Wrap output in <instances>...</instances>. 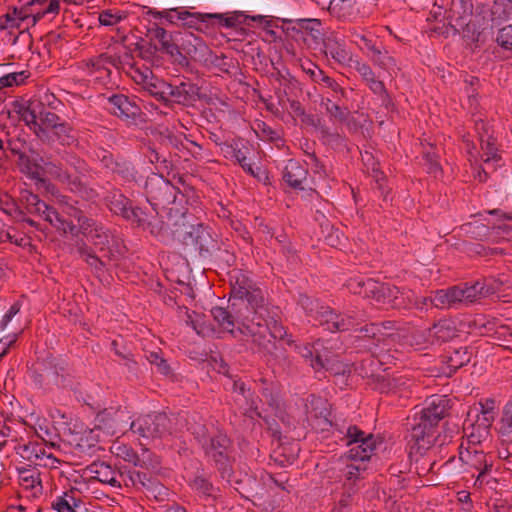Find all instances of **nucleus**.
<instances>
[{
	"mask_svg": "<svg viewBox=\"0 0 512 512\" xmlns=\"http://www.w3.org/2000/svg\"><path fill=\"white\" fill-rule=\"evenodd\" d=\"M320 139L323 144L334 150H342L347 147V139L338 132H331L327 126L320 128Z\"/></svg>",
	"mask_w": 512,
	"mask_h": 512,
	"instance_id": "de8ad7c7",
	"label": "nucleus"
},
{
	"mask_svg": "<svg viewBox=\"0 0 512 512\" xmlns=\"http://www.w3.org/2000/svg\"><path fill=\"white\" fill-rule=\"evenodd\" d=\"M465 302L461 287L452 286L448 289L435 291V307L449 308L455 304Z\"/></svg>",
	"mask_w": 512,
	"mask_h": 512,
	"instance_id": "72a5a7b5",
	"label": "nucleus"
},
{
	"mask_svg": "<svg viewBox=\"0 0 512 512\" xmlns=\"http://www.w3.org/2000/svg\"><path fill=\"white\" fill-rule=\"evenodd\" d=\"M14 111L20 119L44 144L70 145L74 141L72 126L58 114L48 110L41 101H29L27 104L15 101Z\"/></svg>",
	"mask_w": 512,
	"mask_h": 512,
	"instance_id": "f257e3e1",
	"label": "nucleus"
},
{
	"mask_svg": "<svg viewBox=\"0 0 512 512\" xmlns=\"http://www.w3.org/2000/svg\"><path fill=\"white\" fill-rule=\"evenodd\" d=\"M473 352L470 347L467 346H458V347H448L445 351L439 356V361L442 364L441 370L442 372L451 377L454 373H456L460 368L466 366L472 358Z\"/></svg>",
	"mask_w": 512,
	"mask_h": 512,
	"instance_id": "f3484780",
	"label": "nucleus"
},
{
	"mask_svg": "<svg viewBox=\"0 0 512 512\" xmlns=\"http://www.w3.org/2000/svg\"><path fill=\"white\" fill-rule=\"evenodd\" d=\"M146 35L152 40L159 43L157 45V52L168 55L173 63L181 67L190 66V62L178 50V39L180 32L170 33L164 28L160 27L157 23H152L147 27Z\"/></svg>",
	"mask_w": 512,
	"mask_h": 512,
	"instance_id": "9b49d317",
	"label": "nucleus"
},
{
	"mask_svg": "<svg viewBox=\"0 0 512 512\" xmlns=\"http://www.w3.org/2000/svg\"><path fill=\"white\" fill-rule=\"evenodd\" d=\"M327 113L335 120L344 123L347 122L350 116V111L347 107H341L330 99L323 102Z\"/></svg>",
	"mask_w": 512,
	"mask_h": 512,
	"instance_id": "052dcab7",
	"label": "nucleus"
},
{
	"mask_svg": "<svg viewBox=\"0 0 512 512\" xmlns=\"http://www.w3.org/2000/svg\"><path fill=\"white\" fill-rule=\"evenodd\" d=\"M322 22L319 19L315 18H304L298 19L295 21V25L291 28L293 32V37H301L304 41H307L304 38V35L310 37L309 42L307 43L309 47L316 48L321 44V40L324 38V34L322 32ZM290 30V28H288Z\"/></svg>",
	"mask_w": 512,
	"mask_h": 512,
	"instance_id": "412c9836",
	"label": "nucleus"
},
{
	"mask_svg": "<svg viewBox=\"0 0 512 512\" xmlns=\"http://www.w3.org/2000/svg\"><path fill=\"white\" fill-rule=\"evenodd\" d=\"M334 319H336V311H334L331 307L320 305V308L312 316V320L316 322L318 325L325 327L326 330L331 332L330 325L334 324Z\"/></svg>",
	"mask_w": 512,
	"mask_h": 512,
	"instance_id": "603ef678",
	"label": "nucleus"
},
{
	"mask_svg": "<svg viewBox=\"0 0 512 512\" xmlns=\"http://www.w3.org/2000/svg\"><path fill=\"white\" fill-rule=\"evenodd\" d=\"M61 180L66 182L69 186V189L74 192L80 194L82 197L86 199H93L97 196V192L95 189L86 186L78 176H74L67 172H64L60 175Z\"/></svg>",
	"mask_w": 512,
	"mask_h": 512,
	"instance_id": "37998d69",
	"label": "nucleus"
},
{
	"mask_svg": "<svg viewBox=\"0 0 512 512\" xmlns=\"http://www.w3.org/2000/svg\"><path fill=\"white\" fill-rule=\"evenodd\" d=\"M473 9V0H452L450 9L446 12L449 27H457L463 20L471 19Z\"/></svg>",
	"mask_w": 512,
	"mask_h": 512,
	"instance_id": "bb28decb",
	"label": "nucleus"
},
{
	"mask_svg": "<svg viewBox=\"0 0 512 512\" xmlns=\"http://www.w3.org/2000/svg\"><path fill=\"white\" fill-rule=\"evenodd\" d=\"M451 399L446 396H432L425 405L415 411L409 434V456L423 455L435 445L438 439L439 423L449 415Z\"/></svg>",
	"mask_w": 512,
	"mask_h": 512,
	"instance_id": "f03ea898",
	"label": "nucleus"
},
{
	"mask_svg": "<svg viewBox=\"0 0 512 512\" xmlns=\"http://www.w3.org/2000/svg\"><path fill=\"white\" fill-rule=\"evenodd\" d=\"M349 65L353 67L361 75L362 79L367 83L370 90L374 94L380 96L384 104L388 105L391 102V98L386 90L383 81L376 78L375 73L367 63L361 62L359 60H354Z\"/></svg>",
	"mask_w": 512,
	"mask_h": 512,
	"instance_id": "4be33fe9",
	"label": "nucleus"
},
{
	"mask_svg": "<svg viewBox=\"0 0 512 512\" xmlns=\"http://www.w3.org/2000/svg\"><path fill=\"white\" fill-rule=\"evenodd\" d=\"M145 196L153 210L165 209L177 199L178 189L162 175L152 173L147 177Z\"/></svg>",
	"mask_w": 512,
	"mask_h": 512,
	"instance_id": "1a4fd4ad",
	"label": "nucleus"
},
{
	"mask_svg": "<svg viewBox=\"0 0 512 512\" xmlns=\"http://www.w3.org/2000/svg\"><path fill=\"white\" fill-rule=\"evenodd\" d=\"M462 230L474 239H486L492 241L493 231H491V227L479 221L469 222L462 225Z\"/></svg>",
	"mask_w": 512,
	"mask_h": 512,
	"instance_id": "49530a36",
	"label": "nucleus"
},
{
	"mask_svg": "<svg viewBox=\"0 0 512 512\" xmlns=\"http://www.w3.org/2000/svg\"><path fill=\"white\" fill-rule=\"evenodd\" d=\"M64 368L53 357L38 360L29 368V376L39 388L52 389L60 385Z\"/></svg>",
	"mask_w": 512,
	"mask_h": 512,
	"instance_id": "f8f14e48",
	"label": "nucleus"
},
{
	"mask_svg": "<svg viewBox=\"0 0 512 512\" xmlns=\"http://www.w3.org/2000/svg\"><path fill=\"white\" fill-rule=\"evenodd\" d=\"M343 440H346V445L357 444L351 448L345 457L353 461H366L369 460L376 449V439L374 434L366 433L356 425H350L344 435Z\"/></svg>",
	"mask_w": 512,
	"mask_h": 512,
	"instance_id": "9d476101",
	"label": "nucleus"
},
{
	"mask_svg": "<svg viewBox=\"0 0 512 512\" xmlns=\"http://www.w3.org/2000/svg\"><path fill=\"white\" fill-rule=\"evenodd\" d=\"M134 50L139 52V56L144 60L152 59L157 53V44L150 41H146L143 38H139L134 44Z\"/></svg>",
	"mask_w": 512,
	"mask_h": 512,
	"instance_id": "e2e57ef3",
	"label": "nucleus"
},
{
	"mask_svg": "<svg viewBox=\"0 0 512 512\" xmlns=\"http://www.w3.org/2000/svg\"><path fill=\"white\" fill-rule=\"evenodd\" d=\"M20 206L23 208L26 214H31L33 211L37 209L39 210V207L36 206L45 208V202L42 201L38 195L25 190L21 192Z\"/></svg>",
	"mask_w": 512,
	"mask_h": 512,
	"instance_id": "bf43d9fd",
	"label": "nucleus"
},
{
	"mask_svg": "<svg viewBox=\"0 0 512 512\" xmlns=\"http://www.w3.org/2000/svg\"><path fill=\"white\" fill-rule=\"evenodd\" d=\"M86 471L90 474L91 479L103 484H108L112 487H121V483L118 479V477H121V473L104 461L91 463L87 466Z\"/></svg>",
	"mask_w": 512,
	"mask_h": 512,
	"instance_id": "393cba45",
	"label": "nucleus"
},
{
	"mask_svg": "<svg viewBox=\"0 0 512 512\" xmlns=\"http://www.w3.org/2000/svg\"><path fill=\"white\" fill-rule=\"evenodd\" d=\"M421 145L423 147V150H422L423 166L425 167L427 173L434 175V177L441 175L442 167L439 162L441 148L437 147L433 143L428 142L427 140H425L424 142H421Z\"/></svg>",
	"mask_w": 512,
	"mask_h": 512,
	"instance_id": "7c9ffc66",
	"label": "nucleus"
},
{
	"mask_svg": "<svg viewBox=\"0 0 512 512\" xmlns=\"http://www.w3.org/2000/svg\"><path fill=\"white\" fill-rule=\"evenodd\" d=\"M323 52L326 56H330L334 61L339 64H351L352 57L345 49V42L343 39L338 38L335 32L325 35L321 40Z\"/></svg>",
	"mask_w": 512,
	"mask_h": 512,
	"instance_id": "b1692460",
	"label": "nucleus"
},
{
	"mask_svg": "<svg viewBox=\"0 0 512 512\" xmlns=\"http://www.w3.org/2000/svg\"><path fill=\"white\" fill-rule=\"evenodd\" d=\"M147 157L150 163H160L163 165V168L169 169L172 167V161L169 159L168 155L165 153L163 149L159 148V145H156V141L154 142V146L148 147Z\"/></svg>",
	"mask_w": 512,
	"mask_h": 512,
	"instance_id": "680f3d73",
	"label": "nucleus"
},
{
	"mask_svg": "<svg viewBox=\"0 0 512 512\" xmlns=\"http://www.w3.org/2000/svg\"><path fill=\"white\" fill-rule=\"evenodd\" d=\"M460 460L471 469L478 471H491L492 463L488 462L483 451L467 449L466 453L460 452Z\"/></svg>",
	"mask_w": 512,
	"mask_h": 512,
	"instance_id": "f704fd0d",
	"label": "nucleus"
},
{
	"mask_svg": "<svg viewBox=\"0 0 512 512\" xmlns=\"http://www.w3.org/2000/svg\"><path fill=\"white\" fill-rule=\"evenodd\" d=\"M36 447L37 441H29L28 443L18 444L15 447L16 453L24 460L36 466Z\"/></svg>",
	"mask_w": 512,
	"mask_h": 512,
	"instance_id": "0e129e2a",
	"label": "nucleus"
},
{
	"mask_svg": "<svg viewBox=\"0 0 512 512\" xmlns=\"http://www.w3.org/2000/svg\"><path fill=\"white\" fill-rule=\"evenodd\" d=\"M453 30V34L462 33V37L473 44L475 47H479V42L481 41V32L477 31L476 25L472 23L471 19L463 20V23L457 25V27H450Z\"/></svg>",
	"mask_w": 512,
	"mask_h": 512,
	"instance_id": "a18cd8bd",
	"label": "nucleus"
},
{
	"mask_svg": "<svg viewBox=\"0 0 512 512\" xmlns=\"http://www.w3.org/2000/svg\"><path fill=\"white\" fill-rule=\"evenodd\" d=\"M2 210L4 213L12 217L16 221L20 222H26L31 226H36V222L26 217V213L23 210V208L20 206V204L16 203L14 200L6 201L4 203V207H2Z\"/></svg>",
	"mask_w": 512,
	"mask_h": 512,
	"instance_id": "864d4df0",
	"label": "nucleus"
},
{
	"mask_svg": "<svg viewBox=\"0 0 512 512\" xmlns=\"http://www.w3.org/2000/svg\"><path fill=\"white\" fill-rule=\"evenodd\" d=\"M3 18L4 21L0 22V30L14 27L19 28L20 22L30 18V15L27 14L23 8L18 9L17 7H14L12 12L6 13Z\"/></svg>",
	"mask_w": 512,
	"mask_h": 512,
	"instance_id": "8fccbe9b",
	"label": "nucleus"
},
{
	"mask_svg": "<svg viewBox=\"0 0 512 512\" xmlns=\"http://www.w3.org/2000/svg\"><path fill=\"white\" fill-rule=\"evenodd\" d=\"M326 370L334 376L348 377L351 373V368L348 364L332 360L327 354L317 353L316 360H314L313 370L319 372Z\"/></svg>",
	"mask_w": 512,
	"mask_h": 512,
	"instance_id": "2f4dec72",
	"label": "nucleus"
},
{
	"mask_svg": "<svg viewBox=\"0 0 512 512\" xmlns=\"http://www.w3.org/2000/svg\"><path fill=\"white\" fill-rule=\"evenodd\" d=\"M8 149L16 157L15 164L21 173L31 179L41 180L43 169L37 161L38 154L35 150L20 140L9 141Z\"/></svg>",
	"mask_w": 512,
	"mask_h": 512,
	"instance_id": "ddd939ff",
	"label": "nucleus"
},
{
	"mask_svg": "<svg viewBox=\"0 0 512 512\" xmlns=\"http://www.w3.org/2000/svg\"><path fill=\"white\" fill-rule=\"evenodd\" d=\"M481 149L483 154L481 156L487 169H496L494 163L501 161V155L498 153L496 146V139L489 136L486 140L481 139Z\"/></svg>",
	"mask_w": 512,
	"mask_h": 512,
	"instance_id": "ea45409f",
	"label": "nucleus"
},
{
	"mask_svg": "<svg viewBox=\"0 0 512 512\" xmlns=\"http://www.w3.org/2000/svg\"><path fill=\"white\" fill-rule=\"evenodd\" d=\"M230 305L227 308L216 306L211 309V314L214 320L220 327L233 333L235 323L238 320L248 321L250 314H245L242 307H239L237 302L229 301Z\"/></svg>",
	"mask_w": 512,
	"mask_h": 512,
	"instance_id": "aec40b11",
	"label": "nucleus"
},
{
	"mask_svg": "<svg viewBox=\"0 0 512 512\" xmlns=\"http://www.w3.org/2000/svg\"><path fill=\"white\" fill-rule=\"evenodd\" d=\"M361 40L365 47L372 53L371 59L376 65L383 69H388L395 65V59L390 56L387 51L382 52L365 36H361Z\"/></svg>",
	"mask_w": 512,
	"mask_h": 512,
	"instance_id": "a19ab883",
	"label": "nucleus"
},
{
	"mask_svg": "<svg viewBox=\"0 0 512 512\" xmlns=\"http://www.w3.org/2000/svg\"><path fill=\"white\" fill-rule=\"evenodd\" d=\"M110 171L126 181L134 180L136 175L134 165L125 159H116Z\"/></svg>",
	"mask_w": 512,
	"mask_h": 512,
	"instance_id": "6e6d98bb",
	"label": "nucleus"
},
{
	"mask_svg": "<svg viewBox=\"0 0 512 512\" xmlns=\"http://www.w3.org/2000/svg\"><path fill=\"white\" fill-rule=\"evenodd\" d=\"M499 283L495 280L491 281L490 279L478 280L474 284L468 286L465 284V287L461 288L464 296L465 302L472 303L474 302L478 296H489L494 294L498 288Z\"/></svg>",
	"mask_w": 512,
	"mask_h": 512,
	"instance_id": "c85d7f7f",
	"label": "nucleus"
},
{
	"mask_svg": "<svg viewBox=\"0 0 512 512\" xmlns=\"http://www.w3.org/2000/svg\"><path fill=\"white\" fill-rule=\"evenodd\" d=\"M104 203L114 215L120 216L129 221L134 212L135 206L132 201L126 197L120 190L113 189L108 191L104 197Z\"/></svg>",
	"mask_w": 512,
	"mask_h": 512,
	"instance_id": "5701e85b",
	"label": "nucleus"
},
{
	"mask_svg": "<svg viewBox=\"0 0 512 512\" xmlns=\"http://www.w3.org/2000/svg\"><path fill=\"white\" fill-rule=\"evenodd\" d=\"M123 411L115 408H105L100 411L96 418V427L99 429H107L108 431L115 432L116 429L120 428V421Z\"/></svg>",
	"mask_w": 512,
	"mask_h": 512,
	"instance_id": "e433bc0d",
	"label": "nucleus"
},
{
	"mask_svg": "<svg viewBox=\"0 0 512 512\" xmlns=\"http://www.w3.org/2000/svg\"><path fill=\"white\" fill-rule=\"evenodd\" d=\"M109 113L129 125H138L143 121L141 108L124 94H113L108 98Z\"/></svg>",
	"mask_w": 512,
	"mask_h": 512,
	"instance_id": "4468645a",
	"label": "nucleus"
},
{
	"mask_svg": "<svg viewBox=\"0 0 512 512\" xmlns=\"http://www.w3.org/2000/svg\"><path fill=\"white\" fill-rule=\"evenodd\" d=\"M307 175L308 170L299 161L290 159L283 169L282 178L289 187L303 190L302 184L306 180Z\"/></svg>",
	"mask_w": 512,
	"mask_h": 512,
	"instance_id": "cd10ccee",
	"label": "nucleus"
},
{
	"mask_svg": "<svg viewBox=\"0 0 512 512\" xmlns=\"http://www.w3.org/2000/svg\"><path fill=\"white\" fill-rule=\"evenodd\" d=\"M226 153L242 167V169L249 175H254V168L251 159L248 157L250 149L242 145L239 147L238 144L227 145Z\"/></svg>",
	"mask_w": 512,
	"mask_h": 512,
	"instance_id": "4c0bfd02",
	"label": "nucleus"
},
{
	"mask_svg": "<svg viewBox=\"0 0 512 512\" xmlns=\"http://www.w3.org/2000/svg\"><path fill=\"white\" fill-rule=\"evenodd\" d=\"M178 39V50L190 62V59L198 62H206L212 50L207 43L192 32H180Z\"/></svg>",
	"mask_w": 512,
	"mask_h": 512,
	"instance_id": "2eb2a0df",
	"label": "nucleus"
},
{
	"mask_svg": "<svg viewBox=\"0 0 512 512\" xmlns=\"http://www.w3.org/2000/svg\"><path fill=\"white\" fill-rule=\"evenodd\" d=\"M204 455L220 473L221 478L231 481L233 458V441L222 430H215L213 435L201 447Z\"/></svg>",
	"mask_w": 512,
	"mask_h": 512,
	"instance_id": "423d86ee",
	"label": "nucleus"
},
{
	"mask_svg": "<svg viewBox=\"0 0 512 512\" xmlns=\"http://www.w3.org/2000/svg\"><path fill=\"white\" fill-rule=\"evenodd\" d=\"M182 242L187 247H192L199 257L204 260H212L216 258H225L226 262L233 260L226 249H221L218 236L213 232L212 228L202 223L197 225H189L184 231Z\"/></svg>",
	"mask_w": 512,
	"mask_h": 512,
	"instance_id": "39448f33",
	"label": "nucleus"
},
{
	"mask_svg": "<svg viewBox=\"0 0 512 512\" xmlns=\"http://www.w3.org/2000/svg\"><path fill=\"white\" fill-rule=\"evenodd\" d=\"M248 317L249 322L257 325L258 327L265 326L271 337L274 339L282 340L287 336L285 328L275 319L269 307L267 308V313L264 312L263 315H252Z\"/></svg>",
	"mask_w": 512,
	"mask_h": 512,
	"instance_id": "c756f323",
	"label": "nucleus"
},
{
	"mask_svg": "<svg viewBox=\"0 0 512 512\" xmlns=\"http://www.w3.org/2000/svg\"><path fill=\"white\" fill-rule=\"evenodd\" d=\"M490 11L493 21H506L512 16V0H493Z\"/></svg>",
	"mask_w": 512,
	"mask_h": 512,
	"instance_id": "3c124183",
	"label": "nucleus"
},
{
	"mask_svg": "<svg viewBox=\"0 0 512 512\" xmlns=\"http://www.w3.org/2000/svg\"><path fill=\"white\" fill-rule=\"evenodd\" d=\"M193 487L207 497H216L218 489L204 476H196L193 480Z\"/></svg>",
	"mask_w": 512,
	"mask_h": 512,
	"instance_id": "338daca9",
	"label": "nucleus"
},
{
	"mask_svg": "<svg viewBox=\"0 0 512 512\" xmlns=\"http://www.w3.org/2000/svg\"><path fill=\"white\" fill-rule=\"evenodd\" d=\"M512 432V396L506 403L503 415L501 417L500 433L502 436H508Z\"/></svg>",
	"mask_w": 512,
	"mask_h": 512,
	"instance_id": "774afa93",
	"label": "nucleus"
},
{
	"mask_svg": "<svg viewBox=\"0 0 512 512\" xmlns=\"http://www.w3.org/2000/svg\"><path fill=\"white\" fill-rule=\"evenodd\" d=\"M136 227L141 228L144 231H148L154 237H161L166 232V224L163 219L159 216L158 210H147L138 206H135L134 212L129 220Z\"/></svg>",
	"mask_w": 512,
	"mask_h": 512,
	"instance_id": "dca6fc26",
	"label": "nucleus"
},
{
	"mask_svg": "<svg viewBox=\"0 0 512 512\" xmlns=\"http://www.w3.org/2000/svg\"><path fill=\"white\" fill-rule=\"evenodd\" d=\"M232 392L238 395L234 399L236 403L240 404L243 409V414L249 418L261 417V412L258 408L256 400L254 399V392L247 385V382L241 378L236 377L232 381Z\"/></svg>",
	"mask_w": 512,
	"mask_h": 512,
	"instance_id": "a211bd4d",
	"label": "nucleus"
},
{
	"mask_svg": "<svg viewBox=\"0 0 512 512\" xmlns=\"http://www.w3.org/2000/svg\"><path fill=\"white\" fill-rule=\"evenodd\" d=\"M494 420L495 417L492 415L478 414L476 421L471 424L473 431L468 436L469 442L479 443L482 437H486Z\"/></svg>",
	"mask_w": 512,
	"mask_h": 512,
	"instance_id": "58836bf2",
	"label": "nucleus"
},
{
	"mask_svg": "<svg viewBox=\"0 0 512 512\" xmlns=\"http://www.w3.org/2000/svg\"><path fill=\"white\" fill-rule=\"evenodd\" d=\"M298 353L306 360L309 361L310 366L313 368L314 360H316L317 353H322L323 342L318 339L313 344L306 343L302 345L294 344Z\"/></svg>",
	"mask_w": 512,
	"mask_h": 512,
	"instance_id": "5fc2aeb1",
	"label": "nucleus"
},
{
	"mask_svg": "<svg viewBox=\"0 0 512 512\" xmlns=\"http://www.w3.org/2000/svg\"><path fill=\"white\" fill-rule=\"evenodd\" d=\"M256 133L261 140L270 141L277 147H280L284 144V139L280 133L268 126L265 122H260L257 124Z\"/></svg>",
	"mask_w": 512,
	"mask_h": 512,
	"instance_id": "13d9d810",
	"label": "nucleus"
},
{
	"mask_svg": "<svg viewBox=\"0 0 512 512\" xmlns=\"http://www.w3.org/2000/svg\"><path fill=\"white\" fill-rule=\"evenodd\" d=\"M261 383L260 393L264 397L266 404L275 410V417L279 418L282 423L286 426L290 425V418L282 410H280L278 387L273 381H269L266 378L259 380Z\"/></svg>",
	"mask_w": 512,
	"mask_h": 512,
	"instance_id": "a878e982",
	"label": "nucleus"
},
{
	"mask_svg": "<svg viewBox=\"0 0 512 512\" xmlns=\"http://www.w3.org/2000/svg\"><path fill=\"white\" fill-rule=\"evenodd\" d=\"M154 138L156 141V145H159L160 149L167 151V155H171V149H174L178 152H182L184 150L185 144L183 140L174 134L169 128H165L163 130H159L154 134Z\"/></svg>",
	"mask_w": 512,
	"mask_h": 512,
	"instance_id": "473e14b6",
	"label": "nucleus"
},
{
	"mask_svg": "<svg viewBox=\"0 0 512 512\" xmlns=\"http://www.w3.org/2000/svg\"><path fill=\"white\" fill-rule=\"evenodd\" d=\"M90 236L102 256H99L83 239L77 240L75 247L80 259L90 267L96 277H99L108 271L111 265H117L127 252V248L124 242L102 223L91 230Z\"/></svg>",
	"mask_w": 512,
	"mask_h": 512,
	"instance_id": "7ed1b4c3",
	"label": "nucleus"
},
{
	"mask_svg": "<svg viewBox=\"0 0 512 512\" xmlns=\"http://www.w3.org/2000/svg\"><path fill=\"white\" fill-rule=\"evenodd\" d=\"M19 483L26 490H35L38 492L42 490V484L40 479V473L36 469H30L28 467L17 468Z\"/></svg>",
	"mask_w": 512,
	"mask_h": 512,
	"instance_id": "c03bdc74",
	"label": "nucleus"
},
{
	"mask_svg": "<svg viewBox=\"0 0 512 512\" xmlns=\"http://www.w3.org/2000/svg\"><path fill=\"white\" fill-rule=\"evenodd\" d=\"M46 448V443L37 441L36 457L38 459L36 461V466L54 468L55 464L58 463L59 460L51 452H48Z\"/></svg>",
	"mask_w": 512,
	"mask_h": 512,
	"instance_id": "4d7b16f0",
	"label": "nucleus"
},
{
	"mask_svg": "<svg viewBox=\"0 0 512 512\" xmlns=\"http://www.w3.org/2000/svg\"><path fill=\"white\" fill-rule=\"evenodd\" d=\"M144 89L157 101L162 102L165 106L167 104L166 89L168 82L161 79L150 78V80L143 86Z\"/></svg>",
	"mask_w": 512,
	"mask_h": 512,
	"instance_id": "09e8293b",
	"label": "nucleus"
},
{
	"mask_svg": "<svg viewBox=\"0 0 512 512\" xmlns=\"http://www.w3.org/2000/svg\"><path fill=\"white\" fill-rule=\"evenodd\" d=\"M165 412L138 417L130 424V430L143 438H162L174 432V420Z\"/></svg>",
	"mask_w": 512,
	"mask_h": 512,
	"instance_id": "0eeeda50",
	"label": "nucleus"
},
{
	"mask_svg": "<svg viewBox=\"0 0 512 512\" xmlns=\"http://www.w3.org/2000/svg\"><path fill=\"white\" fill-rule=\"evenodd\" d=\"M233 300L242 307L245 314L263 315L269 307L262 288L247 274L238 271L231 276L229 301Z\"/></svg>",
	"mask_w": 512,
	"mask_h": 512,
	"instance_id": "20e7f679",
	"label": "nucleus"
},
{
	"mask_svg": "<svg viewBox=\"0 0 512 512\" xmlns=\"http://www.w3.org/2000/svg\"><path fill=\"white\" fill-rule=\"evenodd\" d=\"M374 282L375 280L372 278L356 277L350 278L345 286L350 293L369 300Z\"/></svg>",
	"mask_w": 512,
	"mask_h": 512,
	"instance_id": "79ce46f5",
	"label": "nucleus"
},
{
	"mask_svg": "<svg viewBox=\"0 0 512 512\" xmlns=\"http://www.w3.org/2000/svg\"><path fill=\"white\" fill-rule=\"evenodd\" d=\"M200 88L191 82H181L178 85L168 83L166 92V107H172L173 104L182 106L192 105L199 97Z\"/></svg>",
	"mask_w": 512,
	"mask_h": 512,
	"instance_id": "6ab92c4d",
	"label": "nucleus"
},
{
	"mask_svg": "<svg viewBox=\"0 0 512 512\" xmlns=\"http://www.w3.org/2000/svg\"><path fill=\"white\" fill-rule=\"evenodd\" d=\"M78 506L74 497L70 496V500L68 499L67 493H65L64 496L57 497V499L52 502V508L57 512H78Z\"/></svg>",
	"mask_w": 512,
	"mask_h": 512,
	"instance_id": "69168bd1",
	"label": "nucleus"
},
{
	"mask_svg": "<svg viewBox=\"0 0 512 512\" xmlns=\"http://www.w3.org/2000/svg\"><path fill=\"white\" fill-rule=\"evenodd\" d=\"M410 289H400L388 283L374 282L369 301L376 308L380 309H407Z\"/></svg>",
	"mask_w": 512,
	"mask_h": 512,
	"instance_id": "6e6552de",
	"label": "nucleus"
},
{
	"mask_svg": "<svg viewBox=\"0 0 512 512\" xmlns=\"http://www.w3.org/2000/svg\"><path fill=\"white\" fill-rule=\"evenodd\" d=\"M430 336L437 342H447L458 336V330L451 319H441L430 328Z\"/></svg>",
	"mask_w": 512,
	"mask_h": 512,
	"instance_id": "c9c22d12",
	"label": "nucleus"
}]
</instances>
